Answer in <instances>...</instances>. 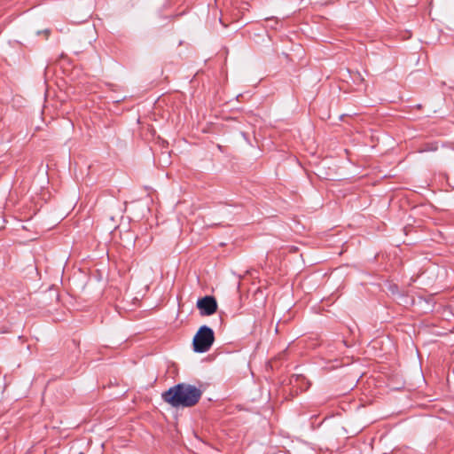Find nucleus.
<instances>
[{
  "label": "nucleus",
  "instance_id": "obj_1",
  "mask_svg": "<svg viewBox=\"0 0 454 454\" xmlns=\"http://www.w3.org/2000/svg\"><path fill=\"white\" fill-rule=\"evenodd\" d=\"M202 396V391L194 385L179 383L162 393L163 401L175 408H189L196 405Z\"/></svg>",
  "mask_w": 454,
  "mask_h": 454
},
{
  "label": "nucleus",
  "instance_id": "obj_2",
  "mask_svg": "<svg viewBox=\"0 0 454 454\" xmlns=\"http://www.w3.org/2000/svg\"><path fill=\"white\" fill-rule=\"evenodd\" d=\"M215 341L214 331L207 325H202L193 337V350L197 353L208 351Z\"/></svg>",
  "mask_w": 454,
  "mask_h": 454
},
{
  "label": "nucleus",
  "instance_id": "obj_3",
  "mask_svg": "<svg viewBox=\"0 0 454 454\" xmlns=\"http://www.w3.org/2000/svg\"><path fill=\"white\" fill-rule=\"evenodd\" d=\"M197 308L201 316H211L217 310V301L214 296L206 295L197 301Z\"/></svg>",
  "mask_w": 454,
  "mask_h": 454
},
{
  "label": "nucleus",
  "instance_id": "obj_4",
  "mask_svg": "<svg viewBox=\"0 0 454 454\" xmlns=\"http://www.w3.org/2000/svg\"><path fill=\"white\" fill-rule=\"evenodd\" d=\"M290 383L293 387L300 389L301 392L306 391L310 387V382L303 375H293Z\"/></svg>",
  "mask_w": 454,
  "mask_h": 454
},
{
  "label": "nucleus",
  "instance_id": "obj_5",
  "mask_svg": "<svg viewBox=\"0 0 454 454\" xmlns=\"http://www.w3.org/2000/svg\"><path fill=\"white\" fill-rule=\"evenodd\" d=\"M41 33H43L44 35H45V38H48V36L50 35V30L46 29V30H44L43 32H40V31L37 32L38 35L41 34Z\"/></svg>",
  "mask_w": 454,
  "mask_h": 454
},
{
  "label": "nucleus",
  "instance_id": "obj_6",
  "mask_svg": "<svg viewBox=\"0 0 454 454\" xmlns=\"http://www.w3.org/2000/svg\"><path fill=\"white\" fill-rule=\"evenodd\" d=\"M357 75H358V78H359L360 81H364V78L361 77V75L359 74H357Z\"/></svg>",
  "mask_w": 454,
  "mask_h": 454
}]
</instances>
